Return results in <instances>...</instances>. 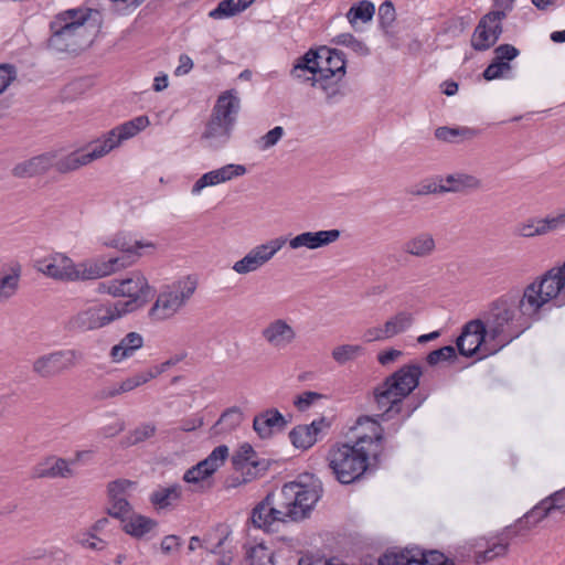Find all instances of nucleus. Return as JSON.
Listing matches in <instances>:
<instances>
[{"label":"nucleus","instance_id":"nucleus-14","mask_svg":"<svg viewBox=\"0 0 565 565\" xmlns=\"http://www.w3.org/2000/svg\"><path fill=\"white\" fill-rule=\"evenodd\" d=\"M150 125L148 116L141 115L128 120L111 130H109L105 139L97 143L99 150L103 149V156L120 145L121 141L130 139L146 129Z\"/></svg>","mask_w":565,"mask_h":565},{"label":"nucleus","instance_id":"nucleus-58","mask_svg":"<svg viewBox=\"0 0 565 565\" xmlns=\"http://www.w3.org/2000/svg\"><path fill=\"white\" fill-rule=\"evenodd\" d=\"M321 397L322 395L319 393L307 391L295 398L294 405L298 408V411L303 412L308 409L313 404L315 401Z\"/></svg>","mask_w":565,"mask_h":565},{"label":"nucleus","instance_id":"nucleus-6","mask_svg":"<svg viewBox=\"0 0 565 565\" xmlns=\"http://www.w3.org/2000/svg\"><path fill=\"white\" fill-rule=\"evenodd\" d=\"M552 512L548 499H543L522 518L518 519L514 524L505 526L498 535L497 541L484 551L475 553V563L477 565L491 562L495 558L503 557L509 552L511 541L518 536L525 535L531 529L539 524Z\"/></svg>","mask_w":565,"mask_h":565},{"label":"nucleus","instance_id":"nucleus-61","mask_svg":"<svg viewBox=\"0 0 565 565\" xmlns=\"http://www.w3.org/2000/svg\"><path fill=\"white\" fill-rule=\"evenodd\" d=\"M231 462L233 469L236 471H242L247 466V444L239 446L237 451L232 456Z\"/></svg>","mask_w":565,"mask_h":565},{"label":"nucleus","instance_id":"nucleus-56","mask_svg":"<svg viewBox=\"0 0 565 565\" xmlns=\"http://www.w3.org/2000/svg\"><path fill=\"white\" fill-rule=\"evenodd\" d=\"M511 70L510 63H499L493 58L486 70L483 71V77L487 81H493L502 77L507 71Z\"/></svg>","mask_w":565,"mask_h":565},{"label":"nucleus","instance_id":"nucleus-3","mask_svg":"<svg viewBox=\"0 0 565 565\" xmlns=\"http://www.w3.org/2000/svg\"><path fill=\"white\" fill-rule=\"evenodd\" d=\"M359 426L370 425L372 435H362L354 445L341 444L332 447L328 452V466L341 484H351L359 481L369 470V459L379 458V448L383 441V428L379 419L370 416H360Z\"/></svg>","mask_w":565,"mask_h":565},{"label":"nucleus","instance_id":"nucleus-43","mask_svg":"<svg viewBox=\"0 0 565 565\" xmlns=\"http://www.w3.org/2000/svg\"><path fill=\"white\" fill-rule=\"evenodd\" d=\"M374 13V4L371 1L362 0L349 9L347 18L349 22L354 25L358 20H361L362 22L371 21Z\"/></svg>","mask_w":565,"mask_h":565},{"label":"nucleus","instance_id":"nucleus-25","mask_svg":"<svg viewBox=\"0 0 565 565\" xmlns=\"http://www.w3.org/2000/svg\"><path fill=\"white\" fill-rule=\"evenodd\" d=\"M263 338L275 349H285L296 339L294 328L284 319L271 321L262 331Z\"/></svg>","mask_w":565,"mask_h":565},{"label":"nucleus","instance_id":"nucleus-34","mask_svg":"<svg viewBox=\"0 0 565 565\" xmlns=\"http://www.w3.org/2000/svg\"><path fill=\"white\" fill-rule=\"evenodd\" d=\"M441 181H444V179H440V182ZM445 181L447 185L443 184V188L439 189L444 190V193H458L467 189L476 190L481 186V181L477 177L462 172L448 174Z\"/></svg>","mask_w":565,"mask_h":565},{"label":"nucleus","instance_id":"nucleus-62","mask_svg":"<svg viewBox=\"0 0 565 565\" xmlns=\"http://www.w3.org/2000/svg\"><path fill=\"white\" fill-rule=\"evenodd\" d=\"M207 478L209 476H205L204 469L200 467L199 462L188 469L183 476V480L188 483H199L205 481Z\"/></svg>","mask_w":565,"mask_h":565},{"label":"nucleus","instance_id":"nucleus-24","mask_svg":"<svg viewBox=\"0 0 565 565\" xmlns=\"http://www.w3.org/2000/svg\"><path fill=\"white\" fill-rule=\"evenodd\" d=\"M40 270L53 279L63 281H76L75 264L62 254H56L49 259L41 262Z\"/></svg>","mask_w":565,"mask_h":565},{"label":"nucleus","instance_id":"nucleus-37","mask_svg":"<svg viewBox=\"0 0 565 565\" xmlns=\"http://www.w3.org/2000/svg\"><path fill=\"white\" fill-rule=\"evenodd\" d=\"M21 265H11L10 273L0 278V301H6L15 295L21 277Z\"/></svg>","mask_w":565,"mask_h":565},{"label":"nucleus","instance_id":"nucleus-7","mask_svg":"<svg viewBox=\"0 0 565 565\" xmlns=\"http://www.w3.org/2000/svg\"><path fill=\"white\" fill-rule=\"evenodd\" d=\"M196 287V279L191 276L164 286L148 312L149 318L153 321L172 318L191 299Z\"/></svg>","mask_w":565,"mask_h":565},{"label":"nucleus","instance_id":"nucleus-27","mask_svg":"<svg viewBox=\"0 0 565 565\" xmlns=\"http://www.w3.org/2000/svg\"><path fill=\"white\" fill-rule=\"evenodd\" d=\"M317 67H319L317 63V52H313V49H310L302 56L297 58L290 74L301 83H310L315 86L316 84H319Z\"/></svg>","mask_w":565,"mask_h":565},{"label":"nucleus","instance_id":"nucleus-50","mask_svg":"<svg viewBox=\"0 0 565 565\" xmlns=\"http://www.w3.org/2000/svg\"><path fill=\"white\" fill-rule=\"evenodd\" d=\"M249 565H274L273 553L263 545L249 547Z\"/></svg>","mask_w":565,"mask_h":565},{"label":"nucleus","instance_id":"nucleus-31","mask_svg":"<svg viewBox=\"0 0 565 565\" xmlns=\"http://www.w3.org/2000/svg\"><path fill=\"white\" fill-rule=\"evenodd\" d=\"M143 338L138 332H129L127 333L118 344L114 345L110 349V358L114 362L118 363L128 359L135 354L137 350L142 348Z\"/></svg>","mask_w":565,"mask_h":565},{"label":"nucleus","instance_id":"nucleus-33","mask_svg":"<svg viewBox=\"0 0 565 565\" xmlns=\"http://www.w3.org/2000/svg\"><path fill=\"white\" fill-rule=\"evenodd\" d=\"M232 129L233 125L211 117L202 138L207 141L210 147H218L228 140Z\"/></svg>","mask_w":565,"mask_h":565},{"label":"nucleus","instance_id":"nucleus-55","mask_svg":"<svg viewBox=\"0 0 565 565\" xmlns=\"http://www.w3.org/2000/svg\"><path fill=\"white\" fill-rule=\"evenodd\" d=\"M520 55V51L512 44H500L494 49V60L499 63H509Z\"/></svg>","mask_w":565,"mask_h":565},{"label":"nucleus","instance_id":"nucleus-60","mask_svg":"<svg viewBox=\"0 0 565 565\" xmlns=\"http://www.w3.org/2000/svg\"><path fill=\"white\" fill-rule=\"evenodd\" d=\"M514 0H493V10L488 13H499L498 22L502 21L508 17V13L513 10Z\"/></svg>","mask_w":565,"mask_h":565},{"label":"nucleus","instance_id":"nucleus-21","mask_svg":"<svg viewBox=\"0 0 565 565\" xmlns=\"http://www.w3.org/2000/svg\"><path fill=\"white\" fill-rule=\"evenodd\" d=\"M340 236L341 232L337 228L318 232H303L289 239L288 243L292 249L301 247L318 249L337 242Z\"/></svg>","mask_w":565,"mask_h":565},{"label":"nucleus","instance_id":"nucleus-46","mask_svg":"<svg viewBox=\"0 0 565 565\" xmlns=\"http://www.w3.org/2000/svg\"><path fill=\"white\" fill-rule=\"evenodd\" d=\"M332 43L337 45H343L349 49H351L354 53L361 56H366L370 54V49L367 45L361 41L358 40L353 34L351 33H341L332 39Z\"/></svg>","mask_w":565,"mask_h":565},{"label":"nucleus","instance_id":"nucleus-49","mask_svg":"<svg viewBox=\"0 0 565 565\" xmlns=\"http://www.w3.org/2000/svg\"><path fill=\"white\" fill-rule=\"evenodd\" d=\"M152 379L153 374L148 373V371H146L127 377L126 380L117 384V386L120 394H122L135 390L136 387L149 382Z\"/></svg>","mask_w":565,"mask_h":565},{"label":"nucleus","instance_id":"nucleus-63","mask_svg":"<svg viewBox=\"0 0 565 565\" xmlns=\"http://www.w3.org/2000/svg\"><path fill=\"white\" fill-rule=\"evenodd\" d=\"M284 129L280 126H276L269 130L265 136L262 137V148L267 149L275 146L278 140L282 137Z\"/></svg>","mask_w":565,"mask_h":565},{"label":"nucleus","instance_id":"nucleus-28","mask_svg":"<svg viewBox=\"0 0 565 565\" xmlns=\"http://www.w3.org/2000/svg\"><path fill=\"white\" fill-rule=\"evenodd\" d=\"M241 107L239 98L234 90L222 93L212 109L211 117L224 120L234 126Z\"/></svg>","mask_w":565,"mask_h":565},{"label":"nucleus","instance_id":"nucleus-53","mask_svg":"<svg viewBox=\"0 0 565 565\" xmlns=\"http://www.w3.org/2000/svg\"><path fill=\"white\" fill-rule=\"evenodd\" d=\"M440 188H443V184H438L436 181L424 180L419 184L408 190V193L415 196L444 193V190H439Z\"/></svg>","mask_w":565,"mask_h":565},{"label":"nucleus","instance_id":"nucleus-19","mask_svg":"<svg viewBox=\"0 0 565 565\" xmlns=\"http://www.w3.org/2000/svg\"><path fill=\"white\" fill-rule=\"evenodd\" d=\"M330 427V422L326 417L315 419L308 425H298L289 433V439L294 447L308 450L318 440L324 429Z\"/></svg>","mask_w":565,"mask_h":565},{"label":"nucleus","instance_id":"nucleus-35","mask_svg":"<svg viewBox=\"0 0 565 565\" xmlns=\"http://www.w3.org/2000/svg\"><path fill=\"white\" fill-rule=\"evenodd\" d=\"M480 134L479 129L470 128V127H438L435 130V137L438 140L458 143L463 140H471L476 138Z\"/></svg>","mask_w":565,"mask_h":565},{"label":"nucleus","instance_id":"nucleus-20","mask_svg":"<svg viewBox=\"0 0 565 565\" xmlns=\"http://www.w3.org/2000/svg\"><path fill=\"white\" fill-rule=\"evenodd\" d=\"M54 152L53 168L60 173H68L79 169L83 166L90 163L92 161L99 159L103 156V149L99 150L98 146L95 145L90 151H73L66 156L60 157L58 152Z\"/></svg>","mask_w":565,"mask_h":565},{"label":"nucleus","instance_id":"nucleus-52","mask_svg":"<svg viewBox=\"0 0 565 565\" xmlns=\"http://www.w3.org/2000/svg\"><path fill=\"white\" fill-rule=\"evenodd\" d=\"M74 541L83 547L94 551H100L105 547V542L93 532L78 533L74 536Z\"/></svg>","mask_w":565,"mask_h":565},{"label":"nucleus","instance_id":"nucleus-16","mask_svg":"<svg viewBox=\"0 0 565 565\" xmlns=\"http://www.w3.org/2000/svg\"><path fill=\"white\" fill-rule=\"evenodd\" d=\"M386 559H397L398 565H455L454 559L439 551L425 552L418 547L396 552V555L387 556Z\"/></svg>","mask_w":565,"mask_h":565},{"label":"nucleus","instance_id":"nucleus-1","mask_svg":"<svg viewBox=\"0 0 565 565\" xmlns=\"http://www.w3.org/2000/svg\"><path fill=\"white\" fill-rule=\"evenodd\" d=\"M548 302L536 279L522 296L509 294L492 301L482 319L489 341L497 342L501 350L526 331L532 320L540 319V310Z\"/></svg>","mask_w":565,"mask_h":565},{"label":"nucleus","instance_id":"nucleus-32","mask_svg":"<svg viewBox=\"0 0 565 565\" xmlns=\"http://www.w3.org/2000/svg\"><path fill=\"white\" fill-rule=\"evenodd\" d=\"M158 522L151 518L132 513L127 520H122V531L134 539L140 540L153 531Z\"/></svg>","mask_w":565,"mask_h":565},{"label":"nucleus","instance_id":"nucleus-11","mask_svg":"<svg viewBox=\"0 0 565 565\" xmlns=\"http://www.w3.org/2000/svg\"><path fill=\"white\" fill-rule=\"evenodd\" d=\"M488 332L482 319H473L463 324L456 340V347L462 356L471 358L478 351H482L487 356L499 351L497 348H488Z\"/></svg>","mask_w":565,"mask_h":565},{"label":"nucleus","instance_id":"nucleus-26","mask_svg":"<svg viewBox=\"0 0 565 565\" xmlns=\"http://www.w3.org/2000/svg\"><path fill=\"white\" fill-rule=\"evenodd\" d=\"M54 152L49 151L14 166L12 173L17 178H33L53 168Z\"/></svg>","mask_w":565,"mask_h":565},{"label":"nucleus","instance_id":"nucleus-44","mask_svg":"<svg viewBox=\"0 0 565 565\" xmlns=\"http://www.w3.org/2000/svg\"><path fill=\"white\" fill-rule=\"evenodd\" d=\"M271 465H277V461L259 457L249 445V480L264 477Z\"/></svg>","mask_w":565,"mask_h":565},{"label":"nucleus","instance_id":"nucleus-41","mask_svg":"<svg viewBox=\"0 0 565 565\" xmlns=\"http://www.w3.org/2000/svg\"><path fill=\"white\" fill-rule=\"evenodd\" d=\"M247 9V0H223L212 10L209 15L213 19L234 17Z\"/></svg>","mask_w":565,"mask_h":565},{"label":"nucleus","instance_id":"nucleus-57","mask_svg":"<svg viewBox=\"0 0 565 565\" xmlns=\"http://www.w3.org/2000/svg\"><path fill=\"white\" fill-rule=\"evenodd\" d=\"M134 486V482L126 479H118L108 484L109 499H126V491Z\"/></svg>","mask_w":565,"mask_h":565},{"label":"nucleus","instance_id":"nucleus-12","mask_svg":"<svg viewBox=\"0 0 565 565\" xmlns=\"http://www.w3.org/2000/svg\"><path fill=\"white\" fill-rule=\"evenodd\" d=\"M121 288L125 291L122 297L129 299L114 303L124 316L145 307L152 294V288L140 271H131L126 278L121 279Z\"/></svg>","mask_w":565,"mask_h":565},{"label":"nucleus","instance_id":"nucleus-13","mask_svg":"<svg viewBox=\"0 0 565 565\" xmlns=\"http://www.w3.org/2000/svg\"><path fill=\"white\" fill-rule=\"evenodd\" d=\"M499 13H486L478 22L472 36L471 46L478 52L492 47L500 39L503 26L498 22Z\"/></svg>","mask_w":565,"mask_h":565},{"label":"nucleus","instance_id":"nucleus-22","mask_svg":"<svg viewBox=\"0 0 565 565\" xmlns=\"http://www.w3.org/2000/svg\"><path fill=\"white\" fill-rule=\"evenodd\" d=\"M247 168L243 164H226L204 173L192 186V194H199L204 188L220 184L235 177L244 175Z\"/></svg>","mask_w":565,"mask_h":565},{"label":"nucleus","instance_id":"nucleus-10","mask_svg":"<svg viewBox=\"0 0 565 565\" xmlns=\"http://www.w3.org/2000/svg\"><path fill=\"white\" fill-rule=\"evenodd\" d=\"M313 52H317L319 85L323 90L328 92L345 74V54L341 50L327 46H320L313 50ZM334 93L335 89H332L331 94Z\"/></svg>","mask_w":565,"mask_h":565},{"label":"nucleus","instance_id":"nucleus-18","mask_svg":"<svg viewBox=\"0 0 565 565\" xmlns=\"http://www.w3.org/2000/svg\"><path fill=\"white\" fill-rule=\"evenodd\" d=\"M288 424L289 420L277 408H267L254 416L253 429L260 439H269L282 433Z\"/></svg>","mask_w":565,"mask_h":565},{"label":"nucleus","instance_id":"nucleus-47","mask_svg":"<svg viewBox=\"0 0 565 565\" xmlns=\"http://www.w3.org/2000/svg\"><path fill=\"white\" fill-rule=\"evenodd\" d=\"M457 359L456 348L445 345L437 350L430 351L426 356V362L430 366H435L439 362H454Z\"/></svg>","mask_w":565,"mask_h":565},{"label":"nucleus","instance_id":"nucleus-40","mask_svg":"<svg viewBox=\"0 0 565 565\" xmlns=\"http://www.w3.org/2000/svg\"><path fill=\"white\" fill-rule=\"evenodd\" d=\"M247 9V0H223L212 10L209 15L213 19L234 17Z\"/></svg>","mask_w":565,"mask_h":565},{"label":"nucleus","instance_id":"nucleus-36","mask_svg":"<svg viewBox=\"0 0 565 565\" xmlns=\"http://www.w3.org/2000/svg\"><path fill=\"white\" fill-rule=\"evenodd\" d=\"M180 497L181 487L179 484H172L167 488L157 489L151 493L149 500L156 509L163 510L171 507Z\"/></svg>","mask_w":565,"mask_h":565},{"label":"nucleus","instance_id":"nucleus-30","mask_svg":"<svg viewBox=\"0 0 565 565\" xmlns=\"http://www.w3.org/2000/svg\"><path fill=\"white\" fill-rule=\"evenodd\" d=\"M436 249V243L430 233L422 232L403 244V250L417 258L429 257Z\"/></svg>","mask_w":565,"mask_h":565},{"label":"nucleus","instance_id":"nucleus-59","mask_svg":"<svg viewBox=\"0 0 565 565\" xmlns=\"http://www.w3.org/2000/svg\"><path fill=\"white\" fill-rule=\"evenodd\" d=\"M228 457V447L226 445H220L215 447L212 452L205 458L207 459L216 469L224 465L225 460Z\"/></svg>","mask_w":565,"mask_h":565},{"label":"nucleus","instance_id":"nucleus-8","mask_svg":"<svg viewBox=\"0 0 565 565\" xmlns=\"http://www.w3.org/2000/svg\"><path fill=\"white\" fill-rule=\"evenodd\" d=\"M83 360L84 353L79 350H57L38 356L32 363V372L41 379H52L75 367Z\"/></svg>","mask_w":565,"mask_h":565},{"label":"nucleus","instance_id":"nucleus-54","mask_svg":"<svg viewBox=\"0 0 565 565\" xmlns=\"http://www.w3.org/2000/svg\"><path fill=\"white\" fill-rule=\"evenodd\" d=\"M395 8L391 1H384L379 8L380 25L383 29L390 28L395 21Z\"/></svg>","mask_w":565,"mask_h":565},{"label":"nucleus","instance_id":"nucleus-17","mask_svg":"<svg viewBox=\"0 0 565 565\" xmlns=\"http://www.w3.org/2000/svg\"><path fill=\"white\" fill-rule=\"evenodd\" d=\"M546 299L554 301L557 307L565 306V262L561 266L552 267L537 277Z\"/></svg>","mask_w":565,"mask_h":565},{"label":"nucleus","instance_id":"nucleus-4","mask_svg":"<svg viewBox=\"0 0 565 565\" xmlns=\"http://www.w3.org/2000/svg\"><path fill=\"white\" fill-rule=\"evenodd\" d=\"M422 375L423 367L419 364L411 363L403 365L376 385L373 388V397L377 408L383 411L376 417L388 420L394 415L403 414L404 419L408 418L426 398L422 397L417 403L405 402L419 385Z\"/></svg>","mask_w":565,"mask_h":565},{"label":"nucleus","instance_id":"nucleus-23","mask_svg":"<svg viewBox=\"0 0 565 565\" xmlns=\"http://www.w3.org/2000/svg\"><path fill=\"white\" fill-rule=\"evenodd\" d=\"M74 476V470L70 467L64 458L50 456L38 462L32 468L31 477L33 479H55V478H71Z\"/></svg>","mask_w":565,"mask_h":565},{"label":"nucleus","instance_id":"nucleus-39","mask_svg":"<svg viewBox=\"0 0 565 565\" xmlns=\"http://www.w3.org/2000/svg\"><path fill=\"white\" fill-rule=\"evenodd\" d=\"M243 419V413L238 408L232 407L221 415L213 429L215 430V434L230 433L235 429Z\"/></svg>","mask_w":565,"mask_h":565},{"label":"nucleus","instance_id":"nucleus-29","mask_svg":"<svg viewBox=\"0 0 565 565\" xmlns=\"http://www.w3.org/2000/svg\"><path fill=\"white\" fill-rule=\"evenodd\" d=\"M288 242V238L285 236H279L274 239L268 241L265 244L255 246L249 250V271H254L262 267L264 264L269 262L277 252H279L285 244Z\"/></svg>","mask_w":565,"mask_h":565},{"label":"nucleus","instance_id":"nucleus-9","mask_svg":"<svg viewBox=\"0 0 565 565\" xmlns=\"http://www.w3.org/2000/svg\"><path fill=\"white\" fill-rule=\"evenodd\" d=\"M122 317L116 305L107 301L77 312L70 319L68 326L76 331H92L102 329Z\"/></svg>","mask_w":565,"mask_h":565},{"label":"nucleus","instance_id":"nucleus-5","mask_svg":"<svg viewBox=\"0 0 565 565\" xmlns=\"http://www.w3.org/2000/svg\"><path fill=\"white\" fill-rule=\"evenodd\" d=\"M88 18L89 13L79 9L66 10L55 15L50 23L47 47L67 53L82 51L89 43L85 25Z\"/></svg>","mask_w":565,"mask_h":565},{"label":"nucleus","instance_id":"nucleus-64","mask_svg":"<svg viewBox=\"0 0 565 565\" xmlns=\"http://www.w3.org/2000/svg\"><path fill=\"white\" fill-rule=\"evenodd\" d=\"M548 233L555 232L565 226V210L557 215H547L543 217Z\"/></svg>","mask_w":565,"mask_h":565},{"label":"nucleus","instance_id":"nucleus-51","mask_svg":"<svg viewBox=\"0 0 565 565\" xmlns=\"http://www.w3.org/2000/svg\"><path fill=\"white\" fill-rule=\"evenodd\" d=\"M110 505L107 509V512L110 516L127 520V515L131 511V507L127 499H109Z\"/></svg>","mask_w":565,"mask_h":565},{"label":"nucleus","instance_id":"nucleus-38","mask_svg":"<svg viewBox=\"0 0 565 565\" xmlns=\"http://www.w3.org/2000/svg\"><path fill=\"white\" fill-rule=\"evenodd\" d=\"M413 321L414 318L411 312L399 311L384 323L385 332L391 339L405 332L413 324Z\"/></svg>","mask_w":565,"mask_h":565},{"label":"nucleus","instance_id":"nucleus-48","mask_svg":"<svg viewBox=\"0 0 565 565\" xmlns=\"http://www.w3.org/2000/svg\"><path fill=\"white\" fill-rule=\"evenodd\" d=\"M156 426L150 423H146L140 425L139 427L135 428L130 435L127 437V444L130 446L140 444L151 437L156 434Z\"/></svg>","mask_w":565,"mask_h":565},{"label":"nucleus","instance_id":"nucleus-45","mask_svg":"<svg viewBox=\"0 0 565 565\" xmlns=\"http://www.w3.org/2000/svg\"><path fill=\"white\" fill-rule=\"evenodd\" d=\"M109 246L120 249L124 253V255L121 257H125L126 262H129V266H130L132 263L136 262L137 257L140 255L138 253V249L146 247V246L152 247L153 245L150 243L142 244L141 242H138V241H136L135 244H130V243L126 242L124 238L117 237L111 241Z\"/></svg>","mask_w":565,"mask_h":565},{"label":"nucleus","instance_id":"nucleus-15","mask_svg":"<svg viewBox=\"0 0 565 565\" xmlns=\"http://www.w3.org/2000/svg\"><path fill=\"white\" fill-rule=\"evenodd\" d=\"M129 262L125 257H113L108 260H93L75 265L76 280H93L108 275L116 270L126 268Z\"/></svg>","mask_w":565,"mask_h":565},{"label":"nucleus","instance_id":"nucleus-2","mask_svg":"<svg viewBox=\"0 0 565 565\" xmlns=\"http://www.w3.org/2000/svg\"><path fill=\"white\" fill-rule=\"evenodd\" d=\"M320 482L306 483L301 480L286 482L277 492H269L252 510L249 523L255 527L270 531L276 522H299L309 518L320 500Z\"/></svg>","mask_w":565,"mask_h":565},{"label":"nucleus","instance_id":"nucleus-42","mask_svg":"<svg viewBox=\"0 0 565 565\" xmlns=\"http://www.w3.org/2000/svg\"><path fill=\"white\" fill-rule=\"evenodd\" d=\"M365 353V348L359 344H342L332 350L333 360L343 365L349 361H353Z\"/></svg>","mask_w":565,"mask_h":565}]
</instances>
